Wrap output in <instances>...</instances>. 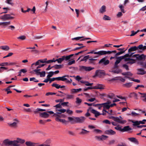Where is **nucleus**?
I'll return each mask as SVG.
<instances>
[{
    "label": "nucleus",
    "instance_id": "nucleus-1",
    "mask_svg": "<svg viewBox=\"0 0 146 146\" xmlns=\"http://www.w3.org/2000/svg\"><path fill=\"white\" fill-rule=\"evenodd\" d=\"M63 107H64V103L59 104L54 106V107L55 108L56 113L53 114V116L56 117L55 119L56 121L63 123L64 109L63 108Z\"/></svg>",
    "mask_w": 146,
    "mask_h": 146
},
{
    "label": "nucleus",
    "instance_id": "nucleus-2",
    "mask_svg": "<svg viewBox=\"0 0 146 146\" xmlns=\"http://www.w3.org/2000/svg\"><path fill=\"white\" fill-rule=\"evenodd\" d=\"M131 57H133L132 54H126L123 56L117 57L116 58L117 60L114 64V68H115L118 67V64L123 59H124V61H128L127 64H131L135 63L136 60L129 58Z\"/></svg>",
    "mask_w": 146,
    "mask_h": 146
},
{
    "label": "nucleus",
    "instance_id": "nucleus-3",
    "mask_svg": "<svg viewBox=\"0 0 146 146\" xmlns=\"http://www.w3.org/2000/svg\"><path fill=\"white\" fill-rule=\"evenodd\" d=\"M25 142L24 139L18 138L13 141H10L8 139H6L3 141V144L7 146H19L20 144H23Z\"/></svg>",
    "mask_w": 146,
    "mask_h": 146
},
{
    "label": "nucleus",
    "instance_id": "nucleus-4",
    "mask_svg": "<svg viewBox=\"0 0 146 146\" xmlns=\"http://www.w3.org/2000/svg\"><path fill=\"white\" fill-rule=\"evenodd\" d=\"M11 15H14L13 13L10 14H5L4 15L0 16V19L3 21H6L10 20H12L14 18L13 17L11 16Z\"/></svg>",
    "mask_w": 146,
    "mask_h": 146
},
{
    "label": "nucleus",
    "instance_id": "nucleus-5",
    "mask_svg": "<svg viewBox=\"0 0 146 146\" xmlns=\"http://www.w3.org/2000/svg\"><path fill=\"white\" fill-rule=\"evenodd\" d=\"M13 121L14 122L13 123H9L8 124L10 127L15 128L16 127H17L19 121L17 119H13Z\"/></svg>",
    "mask_w": 146,
    "mask_h": 146
},
{
    "label": "nucleus",
    "instance_id": "nucleus-6",
    "mask_svg": "<svg viewBox=\"0 0 146 146\" xmlns=\"http://www.w3.org/2000/svg\"><path fill=\"white\" fill-rule=\"evenodd\" d=\"M114 121L120 124H124L126 122V121L123 120V118L121 116L115 117Z\"/></svg>",
    "mask_w": 146,
    "mask_h": 146
},
{
    "label": "nucleus",
    "instance_id": "nucleus-7",
    "mask_svg": "<svg viewBox=\"0 0 146 146\" xmlns=\"http://www.w3.org/2000/svg\"><path fill=\"white\" fill-rule=\"evenodd\" d=\"M132 57L135 58H136V60H141L144 59H145L146 57V55H145L143 54H141V55L136 54L132 56Z\"/></svg>",
    "mask_w": 146,
    "mask_h": 146
},
{
    "label": "nucleus",
    "instance_id": "nucleus-8",
    "mask_svg": "<svg viewBox=\"0 0 146 146\" xmlns=\"http://www.w3.org/2000/svg\"><path fill=\"white\" fill-rule=\"evenodd\" d=\"M80 68L82 70L90 71L93 69L94 68L91 66H80Z\"/></svg>",
    "mask_w": 146,
    "mask_h": 146
},
{
    "label": "nucleus",
    "instance_id": "nucleus-9",
    "mask_svg": "<svg viewBox=\"0 0 146 146\" xmlns=\"http://www.w3.org/2000/svg\"><path fill=\"white\" fill-rule=\"evenodd\" d=\"M96 76L102 77L105 75V73L103 70H98L96 71Z\"/></svg>",
    "mask_w": 146,
    "mask_h": 146
},
{
    "label": "nucleus",
    "instance_id": "nucleus-10",
    "mask_svg": "<svg viewBox=\"0 0 146 146\" xmlns=\"http://www.w3.org/2000/svg\"><path fill=\"white\" fill-rule=\"evenodd\" d=\"M25 144L27 146H44V144H40L39 145H36V143L32 142L31 141H27L25 142Z\"/></svg>",
    "mask_w": 146,
    "mask_h": 146
},
{
    "label": "nucleus",
    "instance_id": "nucleus-11",
    "mask_svg": "<svg viewBox=\"0 0 146 146\" xmlns=\"http://www.w3.org/2000/svg\"><path fill=\"white\" fill-rule=\"evenodd\" d=\"M86 118L84 116L76 117V123H82L84 122Z\"/></svg>",
    "mask_w": 146,
    "mask_h": 146
},
{
    "label": "nucleus",
    "instance_id": "nucleus-12",
    "mask_svg": "<svg viewBox=\"0 0 146 146\" xmlns=\"http://www.w3.org/2000/svg\"><path fill=\"white\" fill-rule=\"evenodd\" d=\"M55 80H62L64 81V76L62 77H58L56 78H53L50 79L49 80V83H50L51 82L55 81Z\"/></svg>",
    "mask_w": 146,
    "mask_h": 146
},
{
    "label": "nucleus",
    "instance_id": "nucleus-13",
    "mask_svg": "<svg viewBox=\"0 0 146 146\" xmlns=\"http://www.w3.org/2000/svg\"><path fill=\"white\" fill-rule=\"evenodd\" d=\"M105 133L108 135H115L116 134V132L112 129H110L105 131Z\"/></svg>",
    "mask_w": 146,
    "mask_h": 146
},
{
    "label": "nucleus",
    "instance_id": "nucleus-14",
    "mask_svg": "<svg viewBox=\"0 0 146 146\" xmlns=\"http://www.w3.org/2000/svg\"><path fill=\"white\" fill-rule=\"evenodd\" d=\"M103 63L104 65H106L109 63V61L108 60H106L105 58H103L99 62V64Z\"/></svg>",
    "mask_w": 146,
    "mask_h": 146
},
{
    "label": "nucleus",
    "instance_id": "nucleus-15",
    "mask_svg": "<svg viewBox=\"0 0 146 146\" xmlns=\"http://www.w3.org/2000/svg\"><path fill=\"white\" fill-rule=\"evenodd\" d=\"M94 50H92L88 53V54H97L98 55L94 57V58H97L98 57L100 56V51L98 52H95Z\"/></svg>",
    "mask_w": 146,
    "mask_h": 146
},
{
    "label": "nucleus",
    "instance_id": "nucleus-16",
    "mask_svg": "<svg viewBox=\"0 0 146 146\" xmlns=\"http://www.w3.org/2000/svg\"><path fill=\"white\" fill-rule=\"evenodd\" d=\"M111 102L110 101H107L106 103H102L104 108L108 109L110 108V104Z\"/></svg>",
    "mask_w": 146,
    "mask_h": 146
},
{
    "label": "nucleus",
    "instance_id": "nucleus-17",
    "mask_svg": "<svg viewBox=\"0 0 146 146\" xmlns=\"http://www.w3.org/2000/svg\"><path fill=\"white\" fill-rule=\"evenodd\" d=\"M68 119L72 124H74L76 123V117H68Z\"/></svg>",
    "mask_w": 146,
    "mask_h": 146
},
{
    "label": "nucleus",
    "instance_id": "nucleus-18",
    "mask_svg": "<svg viewBox=\"0 0 146 146\" xmlns=\"http://www.w3.org/2000/svg\"><path fill=\"white\" fill-rule=\"evenodd\" d=\"M127 139L133 143L135 144H138L139 141L135 138V137H130Z\"/></svg>",
    "mask_w": 146,
    "mask_h": 146
},
{
    "label": "nucleus",
    "instance_id": "nucleus-19",
    "mask_svg": "<svg viewBox=\"0 0 146 146\" xmlns=\"http://www.w3.org/2000/svg\"><path fill=\"white\" fill-rule=\"evenodd\" d=\"M146 121V120L144 119L142 121H132V122L133 123V125H138L140 124H143L144 123V122Z\"/></svg>",
    "mask_w": 146,
    "mask_h": 146
},
{
    "label": "nucleus",
    "instance_id": "nucleus-20",
    "mask_svg": "<svg viewBox=\"0 0 146 146\" xmlns=\"http://www.w3.org/2000/svg\"><path fill=\"white\" fill-rule=\"evenodd\" d=\"M138 96L140 97L143 101H145L146 100V93L139 92Z\"/></svg>",
    "mask_w": 146,
    "mask_h": 146
},
{
    "label": "nucleus",
    "instance_id": "nucleus-21",
    "mask_svg": "<svg viewBox=\"0 0 146 146\" xmlns=\"http://www.w3.org/2000/svg\"><path fill=\"white\" fill-rule=\"evenodd\" d=\"M136 50H138L137 47L136 46H134L131 47L130 48L128 49V53L127 54H132V55L133 53H131L130 52L131 51H135Z\"/></svg>",
    "mask_w": 146,
    "mask_h": 146
},
{
    "label": "nucleus",
    "instance_id": "nucleus-22",
    "mask_svg": "<svg viewBox=\"0 0 146 146\" xmlns=\"http://www.w3.org/2000/svg\"><path fill=\"white\" fill-rule=\"evenodd\" d=\"M104 86L101 84H98L96 86H94V89H102L104 88Z\"/></svg>",
    "mask_w": 146,
    "mask_h": 146
},
{
    "label": "nucleus",
    "instance_id": "nucleus-23",
    "mask_svg": "<svg viewBox=\"0 0 146 146\" xmlns=\"http://www.w3.org/2000/svg\"><path fill=\"white\" fill-rule=\"evenodd\" d=\"M138 50H141L142 51H145L146 49V46H143L142 44H140L137 47Z\"/></svg>",
    "mask_w": 146,
    "mask_h": 146
},
{
    "label": "nucleus",
    "instance_id": "nucleus-24",
    "mask_svg": "<svg viewBox=\"0 0 146 146\" xmlns=\"http://www.w3.org/2000/svg\"><path fill=\"white\" fill-rule=\"evenodd\" d=\"M106 7L105 5H103L100 8L99 10V12L101 13H105L106 10Z\"/></svg>",
    "mask_w": 146,
    "mask_h": 146
},
{
    "label": "nucleus",
    "instance_id": "nucleus-25",
    "mask_svg": "<svg viewBox=\"0 0 146 146\" xmlns=\"http://www.w3.org/2000/svg\"><path fill=\"white\" fill-rule=\"evenodd\" d=\"M40 117L44 118H47L49 116V115L46 112H44L40 113Z\"/></svg>",
    "mask_w": 146,
    "mask_h": 146
},
{
    "label": "nucleus",
    "instance_id": "nucleus-26",
    "mask_svg": "<svg viewBox=\"0 0 146 146\" xmlns=\"http://www.w3.org/2000/svg\"><path fill=\"white\" fill-rule=\"evenodd\" d=\"M10 24V21L1 22V25H2L4 27H7Z\"/></svg>",
    "mask_w": 146,
    "mask_h": 146
},
{
    "label": "nucleus",
    "instance_id": "nucleus-27",
    "mask_svg": "<svg viewBox=\"0 0 146 146\" xmlns=\"http://www.w3.org/2000/svg\"><path fill=\"white\" fill-rule=\"evenodd\" d=\"M91 112L95 115V116L96 117L101 114L99 112L94 109L91 110Z\"/></svg>",
    "mask_w": 146,
    "mask_h": 146
},
{
    "label": "nucleus",
    "instance_id": "nucleus-28",
    "mask_svg": "<svg viewBox=\"0 0 146 146\" xmlns=\"http://www.w3.org/2000/svg\"><path fill=\"white\" fill-rule=\"evenodd\" d=\"M112 53L111 51H108L100 50V55H105L107 54H110Z\"/></svg>",
    "mask_w": 146,
    "mask_h": 146
},
{
    "label": "nucleus",
    "instance_id": "nucleus-29",
    "mask_svg": "<svg viewBox=\"0 0 146 146\" xmlns=\"http://www.w3.org/2000/svg\"><path fill=\"white\" fill-rule=\"evenodd\" d=\"M146 73V72L142 69H137V74H138L143 75Z\"/></svg>",
    "mask_w": 146,
    "mask_h": 146
},
{
    "label": "nucleus",
    "instance_id": "nucleus-30",
    "mask_svg": "<svg viewBox=\"0 0 146 146\" xmlns=\"http://www.w3.org/2000/svg\"><path fill=\"white\" fill-rule=\"evenodd\" d=\"M131 129V127L129 126H125L122 129V132L127 131H130Z\"/></svg>",
    "mask_w": 146,
    "mask_h": 146
},
{
    "label": "nucleus",
    "instance_id": "nucleus-31",
    "mask_svg": "<svg viewBox=\"0 0 146 146\" xmlns=\"http://www.w3.org/2000/svg\"><path fill=\"white\" fill-rule=\"evenodd\" d=\"M113 68L114 69L112 70L111 71V72L115 73L118 74L121 72V71L120 69L117 68H117H115L114 67Z\"/></svg>",
    "mask_w": 146,
    "mask_h": 146
},
{
    "label": "nucleus",
    "instance_id": "nucleus-32",
    "mask_svg": "<svg viewBox=\"0 0 146 146\" xmlns=\"http://www.w3.org/2000/svg\"><path fill=\"white\" fill-rule=\"evenodd\" d=\"M64 82H70L72 81L71 79H69V76H64Z\"/></svg>",
    "mask_w": 146,
    "mask_h": 146
},
{
    "label": "nucleus",
    "instance_id": "nucleus-33",
    "mask_svg": "<svg viewBox=\"0 0 146 146\" xmlns=\"http://www.w3.org/2000/svg\"><path fill=\"white\" fill-rule=\"evenodd\" d=\"M0 48L4 50L7 51L9 50V48L8 46L5 45L1 46Z\"/></svg>",
    "mask_w": 146,
    "mask_h": 146
},
{
    "label": "nucleus",
    "instance_id": "nucleus-34",
    "mask_svg": "<svg viewBox=\"0 0 146 146\" xmlns=\"http://www.w3.org/2000/svg\"><path fill=\"white\" fill-rule=\"evenodd\" d=\"M64 60V56H62V58H59L58 59L54 60L55 62L57 61L58 63H60Z\"/></svg>",
    "mask_w": 146,
    "mask_h": 146
},
{
    "label": "nucleus",
    "instance_id": "nucleus-35",
    "mask_svg": "<svg viewBox=\"0 0 146 146\" xmlns=\"http://www.w3.org/2000/svg\"><path fill=\"white\" fill-rule=\"evenodd\" d=\"M96 59L92 58V57L90 56V58L88 59V62L90 63L93 64L94 63V62L96 60Z\"/></svg>",
    "mask_w": 146,
    "mask_h": 146
},
{
    "label": "nucleus",
    "instance_id": "nucleus-36",
    "mask_svg": "<svg viewBox=\"0 0 146 146\" xmlns=\"http://www.w3.org/2000/svg\"><path fill=\"white\" fill-rule=\"evenodd\" d=\"M103 19L105 21H110L111 20V18L109 16L105 15L103 17Z\"/></svg>",
    "mask_w": 146,
    "mask_h": 146
},
{
    "label": "nucleus",
    "instance_id": "nucleus-37",
    "mask_svg": "<svg viewBox=\"0 0 146 146\" xmlns=\"http://www.w3.org/2000/svg\"><path fill=\"white\" fill-rule=\"evenodd\" d=\"M66 111L67 114L69 115H72L73 113V111L69 109H68L67 110L64 109V112Z\"/></svg>",
    "mask_w": 146,
    "mask_h": 146
},
{
    "label": "nucleus",
    "instance_id": "nucleus-38",
    "mask_svg": "<svg viewBox=\"0 0 146 146\" xmlns=\"http://www.w3.org/2000/svg\"><path fill=\"white\" fill-rule=\"evenodd\" d=\"M89 132V131H87L86 130H85L84 129H82V131L80 132V133L83 135H85L87 134Z\"/></svg>",
    "mask_w": 146,
    "mask_h": 146
},
{
    "label": "nucleus",
    "instance_id": "nucleus-39",
    "mask_svg": "<svg viewBox=\"0 0 146 146\" xmlns=\"http://www.w3.org/2000/svg\"><path fill=\"white\" fill-rule=\"evenodd\" d=\"M90 58L89 55H87L84 56L82 59H81L80 61H86L87 60Z\"/></svg>",
    "mask_w": 146,
    "mask_h": 146
},
{
    "label": "nucleus",
    "instance_id": "nucleus-40",
    "mask_svg": "<svg viewBox=\"0 0 146 146\" xmlns=\"http://www.w3.org/2000/svg\"><path fill=\"white\" fill-rule=\"evenodd\" d=\"M139 31V30H138L137 31L135 32L134 31H131V34L130 35V36H131L135 35L137 34L138 32Z\"/></svg>",
    "mask_w": 146,
    "mask_h": 146
},
{
    "label": "nucleus",
    "instance_id": "nucleus-41",
    "mask_svg": "<svg viewBox=\"0 0 146 146\" xmlns=\"http://www.w3.org/2000/svg\"><path fill=\"white\" fill-rule=\"evenodd\" d=\"M66 99H70L73 98L74 96L73 95L68 94H66Z\"/></svg>",
    "mask_w": 146,
    "mask_h": 146
},
{
    "label": "nucleus",
    "instance_id": "nucleus-42",
    "mask_svg": "<svg viewBox=\"0 0 146 146\" xmlns=\"http://www.w3.org/2000/svg\"><path fill=\"white\" fill-rule=\"evenodd\" d=\"M54 72H50L48 74L47 76V77L48 79H50V78L52 77L54 74Z\"/></svg>",
    "mask_w": 146,
    "mask_h": 146
},
{
    "label": "nucleus",
    "instance_id": "nucleus-43",
    "mask_svg": "<svg viewBox=\"0 0 146 146\" xmlns=\"http://www.w3.org/2000/svg\"><path fill=\"white\" fill-rule=\"evenodd\" d=\"M94 132L96 134L101 133L102 132V131L99 129H95L94 130Z\"/></svg>",
    "mask_w": 146,
    "mask_h": 146
},
{
    "label": "nucleus",
    "instance_id": "nucleus-44",
    "mask_svg": "<svg viewBox=\"0 0 146 146\" xmlns=\"http://www.w3.org/2000/svg\"><path fill=\"white\" fill-rule=\"evenodd\" d=\"M52 86L53 87H54L57 89H59L60 88V85H59L55 83H54L52 85Z\"/></svg>",
    "mask_w": 146,
    "mask_h": 146
},
{
    "label": "nucleus",
    "instance_id": "nucleus-45",
    "mask_svg": "<svg viewBox=\"0 0 146 146\" xmlns=\"http://www.w3.org/2000/svg\"><path fill=\"white\" fill-rule=\"evenodd\" d=\"M76 103L80 104L82 102V100L78 98H77L76 99Z\"/></svg>",
    "mask_w": 146,
    "mask_h": 146
},
{
    "label": "nucleus",
    "instance_id": "nucleus-46",
    "mask_svg": "<svg viewBox=\"0 0 146 146\" xmlns=\"http://www.w3.org/2000/svg\"><path fill=\"white\" fill-rule=\"evenodd\" d=\"M119 7L120 8L121 12L123 13H125V11L124 9V7L122 5H119Z\"/></svg>",
    "mask_w": 146,
    "mask_h": 146
},
{
    "label": "nucleus",
    "instance_id": "nucleus-47",
    "mask_svg": "<svg viewBox=\"0 0 146 146\" xmlns=\"http://www.w3.org/2000/svg\"><path fill=\"white\" fill-rule=\"evenodd\" d=\"M5 3L11 5H13V4L12 0H6L5 1Z\"/></svg>",
    "mask_w": 146,
    "mask_h": 146
},
{
    "label": "nucleus",
    "instance_id": "nucleus-48",
    "mask_svg": "<svg viewBox=\"0 0 146 146\" xmlns=\"http://www.w3.org/2000/svg\"><path fill=\"white\" fill-rule=\"evenodd\" d=\"M108 137L106 135H102L101 136V141L106 139Z\"/></svg>",
    "mask_w": 146,
    "mask_h": 146
},
{
    "label": "nucleus",
    "instance_id": "nucleus-49",
    "mask_svg": "<svg viewBox=\"0 0 146 146\" xmlns=\"http://www.w3.org/2000/svg\"><path fill=\"white\" fill-rule=\"evenodd\" d=\"M75 61L74 60H73L71 61L70 60L68 63L67 65H70L73 64H75Z\"/></svg>",
    "mask_w": 146,
    "mask_h": 146
},
{
    "label": "nucleus",
    "instance_id": "nucleus-50",
    "mask_svg": "<svg viewBox=\"0 0 146 146\" xmlns=\"http://www.w3.org/2000/svg\"><path fill=\"white\" fill-rule=\"evenodd\" d=\"M129 115L133 116H135L139 115V113H136L134 111H132L131 114Z\"/></svg>",
    "mask_w": 146,
    "mask_h": 146
},
{
    "label": "nucleus",
    "instance_id": "nucleus-51",
    "mask_svg": "<svg viewBox=\"0 0 146 146\" xmlns=\"http://www.w3.org/2000/svg\"><path fill=\"white\" fill-rule=\"evenodd\" d=\"M30 81H34L35 82H37L39 81L36 80L35 78H30Z\"/></svg>",
    "mask_w": 146,
    "mask_h": 146
},
{
    "label": "nucleus",
    "instance_id": "nucleus-52",
    "mask_svg": "<svg viewBox=\"0 0 146 146\" xmlns=\"http://www.w3.org/2000/svg\"><path fill=\"white\" fill-rule=\"evenodd\" d=\"M54 58H53L52 60H46V63L47 64H50L52 62H54Z\"/></svg>",
    "mask_w": 146,
    "mask_h": 146
},
{
    "label": "nucleus",
    "instance_id": "nucleus-53",
    "mask_svg": "<svg viewBox=\"0 0 146 146\" xmlns=\"http://www.w3.org/2000/svg\"><path fill=\"white\" fill-rule=\"evenodd\" d=\"M126 50V49L124 51H120V52L116 53L115 55V56H117L124 53Z\"/></svg>",
    "mask_w": 146,
    "mask_h": 146
},
{
    "label": "nucleus",
    "instance_id": "nucleus-54",
    "mask_svg": "<svg viewBox=\"0 0 146 146\" xmlns=\"http://www.w3.org/2000/svg\"><path fill=\"white\" fill-rule=\"evenodd\" d=\"M95 106L98 108L99 109H100L101 108L103 107L102 104H98L95 105Z\"/></svg>",
    "mask_w": 146,
    "mask_h": 146
},
{
    "label": "nucleus",
    "instance_id": "nucleus-55",
    "mask_svg": "<svg viewBox=\"0 0 146 146\" xmlns=\"http://www.w3.org/2000/svg\"><path fill=\"white\" fill-rule=\"evenodd\" d=\"M132 85L131 83H128L125 84L123 85V86L129 88Z\"/></svg>",
    "mask_w": 146,
    "mask_h": 146
},
{
    "label": "nucleus",
    "instance_id": "nucleus-56",
    "mask_svg": "<svg viewBox=\"0 0 146 146\" xmlns=\"http://www.w3.org/2000/svg\"><path fill=\"white\" fill-rule=\"evenodd\" d=\"M46 72L45 71L40 72V77H44L45 76Z\"/></svg>",
    "mask_w": 146,
    "mask_h": 146
},
{
    "label": "nucleus",
    "instance_id": "nucleus-57",
    "mask_svg": "<svg viewBox=\"0 0 146 146\" xmlns=\"http://www.w3.org/2000/svg\"><path fill=\"white\" fill-rule=\"evenodd\" d=\"M102 122L104 123H105L106 124H110L111 123L110 121L108 119H106L103 121Z\"/></svg>",
    "mask_w": 146,
    "mask_h": 146
},
{
    "label": "nucleus",
    "instance_id": "nucleus-58",
    "mask_svg": "<svg viewBox=\"0 0 146 146\" xmlns=\"http://www.w3.org/2000/svg\"><path fill=\"white\" fill-rule=\"evenodd\" d=\"M26 37V36H21L17 37V38L23 40L25 39Z\"/></svg>",
    "mask_w": 146,
    "mask_h": 146
},
{
    "label": "nucleus",
    "instance_id": "nucleus-59",
    "mask_svg": "<svg viewBox=\"0 0 146 146\" xmlns=\"http://www.w3.org/2000/svg\"><path fill=\"white\" fill-rule=\"evenodd\" d=\"M3 9L4 10H5V11L4 12L0 13V14H2L3 13H6L8 12V10H9V9L7 7H3Z\"/></svg>",
    "mask_w": 146,
    "mask_h": 146
},
{
    "label": "nucleus",
    "instance_id": "nucleus-60",
    "mask_svg": "<svg viewBox=\"0 0 146 146\" xmlns=\"http://www.w3.org/2000/svg\"><path fill=\"white\" fill-rule=\"evenodd\" d=\"M132 74L130 72H127V76H126L125 78H128V76H131Z\"/></svg>",
    "mask_w": 146,
    "mask_h": 146
},
{
    "label": "nucleus",
    "instance_id": "nucleus-61",
    "mask_svg": "<svg viewBox=\"0 0 146 146\" xmlns=\"http://www.w3.org/2000/svg\"><path fill=\"white\" fill-rule=\"evenodd\" d=\"M84 37L83 36L78 37H75V38H72V40H79L80 39L83 38Z\"/></svg>",
    "mask_w": 146,
    "mask_h": 146
},
{
    "label": "nucleus",
    "instance_id": "nucleus-62",
    "mask_svg": "<svg viewBox=\"0 0 146 146\" xmlns=\"http://www.w3.org/2000/svg\"><path fill=\"white\" fill-rule=\"evenodd\" d=\"M115 129L116 130L122 132V129L120 127H119L118 126H117L115 127Z\"/></svg>",
    "mask_w": 146,
    "mask_h": 146
},
{
    "label": "nucleus",
    "instance_id": "nucleus-63",
    "mask_svg": "<svg viewBox=\"0 0 146 146\" xmlns=\"http://www.w3.org/2000/svg\"><path fill=\"white\" fill-rule=\"evenodd\" d=\"M56 94V93H55L54 92H48V93H47L46 94V96H48L49 95H55Z\"/></svg>",
    "mask_w": 146,
    "mask_h": 146
},
{
    "label": "nucleus",
    "instance_id": "nucleus-64",
    "mask_svg": "<svg viewBox=\"0 0 146 146\" xmlns=\"http://www.w3.org/2000/svg\"><path fill=\"white\" fill-rule=\"evenodd\" d=\"M85 84L86 86H92L93 84V83H90L86 81Z\"/></svg>",
    "mask_w": 146,
    "mask_h": 146
}]
</instances>
